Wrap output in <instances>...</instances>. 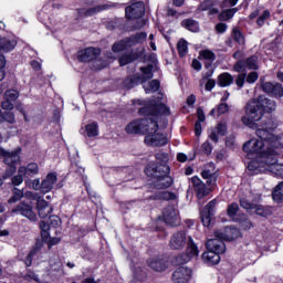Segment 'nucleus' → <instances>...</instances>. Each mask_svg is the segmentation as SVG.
Here are the masks:
<instances>
[{
  "label": "nucleus",
  "instance_id": "obj_1",
  "mask_svg": "<svg viewBox=\"0 0 283 283\" xmlns=\"http://www.w3.org/2000/svg\"><path fill=\"white\" fill-rule=\"evenodd\" d=\"M259 139H250L243 145V151L249 156L261 158V163L268 165L270 174L282 176V164H277V153L273 149L277 137L265 128H259L255 132Z\"/></svg>",
  "mask_w": 283,
  "mask_h": 283
},
{
  "label": "nucleus",
  "instance_id": "obj_2",
  "mask_svg": "<svg viewBox=\"0 0 283 283\" xmlns=\"http://www.w3.org/2000/svg\"><path fill=\"white\" fill-rule=\"evenodd\" d=\"M133 103L143 105L144 107L139 108V114L150 117L129 123L126 126L127 134H146V136L147 134H155V132H158V114H164L165 116L171 114L169 107L160 102H156V99L148 103L143 99H135Z\"/></svg>",
  "mask_w": 283,
  "mask_h": 283
},
{
  "label": "nucleus",
  "instance_id": "obj_3",
  "mask_svg": "<svg viewBox=\"0 0 283 283\" xmlns=\"http://www.w3.org/2000/svg\"><path fill=\"white\" fill-rule=\"evenodd\" d=\"M156 160L161 163L159 165L153 164L145 170L146 176L151 178V185L155 189H169L174 185V179L169 176V155L166 153H157L155 155Z\"/></svg>",
  "mask_w": 283,
  "mask_h": 283
},
{
  "label": "nucleus",
  "instance_id": "obj_4",
  "mask_svg": "<svg viewBox=\"0 0 283 283\" xmlns=\"http://www.w3.org/2000/svg\"><path fill=\"white\" fill-rule=\"evenodd\" d=\"M208 252L202 254L205 262L208 264H219L220 263V254L227 251V245L224 241L220 239H209L206 243Z\"/></svg>",
  "mask_w": 283,
  "mask_h": 283
},
{
  "label": "nucleus",
  "instance_id": "obj_5",
  "mask_svg": "<svg viewBox=\"0 0 283 283\" xmlns=\"http://www.w3.org/2000/svg\"><path fill=\"white\" fill-rule=\"evenodd\" d=\"M247 117L242 118V123L249 127H253L254 123L262 120L264 116V108L260 107L258 99H251L245 107Z\"/></svg>",
  "mask_w": 283,
  "mask_h": 283
},
{
  "label": "nucleus",
  "instance_id": "obj_6",
  "mask_svg": "<svg viewBox=\"0 0 283 283\" xmlns=\"http://www.w3.org/2000/svg\"><path fill=\"white\" fill-rule=\"evenodd\" d=\"M145 41H147V33L139 32L135 35L115 42L113 44V52H123L125 50H128V48H134V45L145 43Z\"/></svg>",
  "mask_w": 283,
  "mask_h": 283
},
{
  "label": "nucleus",
  "instance_id": "obj_7",
  "mask_svg": "<svg viewBox=\"0 0 283 283\" xmlns=\"http://www.w3.org/2000/svg\"><path fill=\"white\" fill-rule=\"evenodd\" d=\"M0 155L4 157V163L9 167L4 178H10V176L17 171V166L14 165L21 160V157L19 156V149L10 153L3 148H0Z\"/></svg>",
  "mask_w": 283,
  "mask_h": 283
},
{
  "label": "nucleus",
  "instance_id": "obj_8",
  "mask_svg": "<svg viewBox=\"0 0 283 283\" xmlns=\"http://www.w3.org/2000/svg\"><path fill=\"white\" fill-rule=\"evenodd\" d=\"M151 70H154L153 65L140 67L142 75L128 77L125 81L126 87L128 90H132V87H136V85H138L140 83H145V81H149V80L154 78V73L151 72Z\"/></svg>",
  "mask_w": 283,
  "mask_h": 283
},
{
  "label": "nucleus",
  "instance_id": "obj_9",
  "mask_svg": "<svg viewBox=\"0 0 283 283\" xmlns=\"http://www.w3.org/2000/svg\"><path fill=\"white\" fill-rule=\"evenodd\" d=\"M190 238L185 230L177 231L170 237L169 248L172 251H182Z\"/></svg>",
  "mask_w": 283,
  "mask_h": 283
},
{
  "label": "nucleus",
  "instance_id": "obj_10",
  "mask_svg": "<svg viewBox=\"0 0 283 283\" xmlns=\"http://www.w3.org/2000/svg\"><path fill=\"white\" fill-rule=\"evenodd\" d=\"M260 59L258 55H252L248 57L245 61L239 60L233 65V72H244L245 70H259L260 69Z\"/></svg>",
  "mask_w": 283,
  "mask_h": 283
},
{
  "label": "nucleus",
  "instance_id": "obj_11",
  "mask_svg": "<svg viewBox=\"0 0 283 283\" xmlns=\"http://www.w3.org/2000/svg\"><path fill=\"white\" fill-rule=\"evenodd\" d=\"M145 143L148 147H164V145L169 143V139L163 133H158L157 130L153 134H147Z\"/></svg>",
  "mask_w": 283,
  "mask_h": 283
},
{
  "label": "nucleus",
  "instance_id": "obj_12",
  "mask_svg": "<svg viewBox=\"0 0 283 283\" xmlns=\"http://www.w3.org/2000/svg\"><path fill=\"white\" fill-rule=\"evenodd\" d=\"M101 55V50L96 48H86L77 52V61L81 63H90L98 59Z\"/></svg>",
  "mask_w": 283,
  "mask_h": 283
},
{
  "label": "nucleus",
  "instance_id": "obj_13",
  "mask_svg": "<svg viewBox=\"0 0 283 283\" xmlns=\"http://www.w3.org/2000/svg\"><path fill=\"white\" fill-rule=\"evenodd\" d=\"M214 240H228L229 242H231V240H238V238H240V235H242V233L240 232V229L238 228H231V227H228L224 229V231H220V230H217L214 232Z\"/></svg>",
  "mask_w": 283,
  "mask_h": 283
},
{
  "label": "nucleus",
  "instance_id": "obj_14",
  "mask_svg": "<svg viewBox=\"0 0 283 283\" xmlns=\"http://www.w3.org/2000/svg\"><path fill=\"white\" fill-rule=\"evenodd\" d=\"M164 220L166 224L170 227H178L180 224V217H178V210L174 206H168L163 211Z\"/></svg>",
  "mask_w": 283,
  "mask_h": 283
},
{
  "label": "nucleus",
  "instance_id": "obj_15",
  "mask_svg": "<svg viewBox=\"0 0 283 283\" xmlns=\"http://www.w3.org/2000/svg\"><path fill=\"white\" fill-rule=\"evenodd\" d=\"M147 264L149 269L157 273H163V271H167V269H169V261L163 256H153L147 260Z\"/></svg>",
  "mask_w": 283,
  "mask_h": 283
},
{
  "label": "nucleus",
  "instance_id": "obj_16",
  "mask_svg": "<svg viewBox=\"0 0 283 283\" xmlns=\"http://www.w3.org/2000/svg\"><path fill=\"white\" fill-rule=\"evenodd\" d=\"M127 19H140L145 15V3L135 2L125 9Z\"/></svg>",
  "mask_w": 283,
  "mask_h": 283
},
{
  "label": "nucleus",
  "instance_id": "obj_17",
  "mask_svg": "<svg viewBox=\"0 0 283 283\" xmlns=\"http://www.w3.org/2000/svg\"><path fill=\"white\" fill-rule=\"evenodd\" d=\"M192 187L195 192L197 193L198 200H202V198H206V196H209L211 193V189L207 188V185L200 180L198 177L191 178Z\"/></svg>",
  "mask_w": 283,
  "mask_h": 283
},
{
  "label": "nucleus",
  "instance_id": "obj_18",
  "mask_svg": "<svg viewBox=\"0 0 283 283\" xmlns=\"http://www.w3.org/2000/svg\"><path fill=\"white\" fill-rule=\"evenodd\" d=\"M12 213H20V216H23L24 218H28V220H31V222H36V213L32 211V206L21 202L13 210Z\"/></svg>",
  "mask_w": 283,
  "mask_h": 283
},
{
  "label": "nucleus",
  "instance_id": "obj_19",
  "mask_svg": "<svg viewBox=\"0 0 283 283\" xmlns=\"http://www.w3.org/2000/svg\"><path fill=\"white\" fill-rule=\"evenodd\" d=\"M191 269L187 266H180L172 273L174 283H187L191 280Z\"/></svg>",
  "mask_w": 283,
  "mask_h": 283
},
{
  "label": "nucleus",
  "instance_id": "obj_20",
  "mask_svg": "<svg viewBox=\"0 0 283 283\" xmlns=\"http://www.w3.org/2000/svg\"><path fill=\"white\" fill-rule=\"evenodd\" d=\"M216 205H217V201L216 199H213L201 211V222L203 227H209L211 224V217L216 211Z\"/></svg>",
  "mask_w": 283,
  "mask_h": 283
},
{
  "label": "nucleus",
  "instance_id": "obj_21",
  "mask_svg": "<svg viewBox=\"0 0 283 283\" xmlns=\"http://www.w3.org/2000/svg\"><path fill=\"white\" fill-rule=\"evenodd\" d=\"M56 180H57V177L55 172L48 174L46 177L41 182V192L50 193V191L54 189V185H56Z\"/></svg>",
  "mask_w": 283,
  "mask_h": 283
},
{
  "label": "nucleus",
  "instance_id": "obj_22",
  "mask_svg": "<svg viewBox=\"0 0 283 283\" xmlns=\"http://www.w3.org/2000/svg\"><path fill=\"white\" fill-rule=\"evenodd\" d=\"M256 102L259 103L261 109H263V114H264V112L271 113V112H275V109H277V104L275 103V101L270 99V98L265 97L264 95H260L256 98Z\"/></svg>",
  "mask_w": 283,
  "mask_h": 283
},
{
  "label": "nucleus",
  "instance_id": "obj_23",
  "mask_svg": "<svg viewBox=\"0 0 283 283\" xmlns=\"http://www.w3.org/2000/svg\"><path fill=\"white\" fill-rule=\"evenodd\" d=\"M112 6L109 4H98L91 9H78L80 17H94V14H98V12H103L104 10H109Z\"/></svg>",
  "mask_w": 283,
  "mask_h": 283
},
{
  "label": "nucleus",
  "instance_id": "obj_24",
  "mask_svg": "<svg viewBox=\"0 0 283 283\" xmlns=\"http://www.w3.org/2000/svg\"><path fill=\"white\" fill-rule=\"evenodd\" d=\"M36 209L40 218H50V213L53 211L51 205L44 199H38Z\"/></svg>",
  "mask_w": 283,
  "mask_h": 283
},
{
  "label": "nucleus",
  "instance_id": "obj_25",
  "mask_svg": "<svg viewBox=\"0 0 283 283\" xmlns=\"http://www.w3.org/2000/svg\"><path fill=\"white\" fill-rule=\"evenodd\" d=\"M233 84V75H231L230 73H221L218 76L217 80V85H219V87H229V85Z\"/></svg>",
  "mask_w": 283,
  "mask_h": 283
},
{
  "label": "nucleus",
  "instance_id": "obj_26",
  "mask_svg": "<svg viewBox=\"0 0 283 283\" xmlns=\"http://www.w3.org/2000/svg\"><path fill=\"white\" fill-rule=\"evenodd\" d=\"M186 244H187L186 255L189 256V260H191V258H197L200 251L198 250V245H196V242H193V238L190 237Z\"/></svg>",
  "mask_w": 283,
  "mask_h": 283
},
{
  "label": "nucleus",
  "instance_id": "obj_27",
  "mask_svg": "<svg viewBox=\"0 0 283 283\" xmlns=\"http://www.w3.org/2000/svg\"><path fill=\"white\" fill-rule=\"evenodd\" d=\"M19 174H24V176H36V174H39V165L31 163L27 167H20Z\"/></svg>",
  "mask_w": 283,
  "mask_h": 283
},
{
  "label": "nucleus",
  "instance_id": "obj_28",
  "mask_svg": "<svg viewBox=\"0 0 283 283\" xmlns=\"http://www.w3.org/2000/svg\"><path fill=\"white\" fill-rule=\"evenodd\" d=\"M14 48H17V41L0 38V50H3V52H12Z\"/></svg>",
  "mask_w": 283,
  "mask_h": 283
},
{
  "label": "nucleus",
  "instance_id": "obj_29",
  "mask_svg": "<svg viewBox=\"0 0 283 283\" xmlns=\"http://www.w3.org/2000/svg\"><path fill=\"white\" fill-rule=\"evenodd\" d=\"M238 12V8L226 9L221 11L218 15L219 21H231L235 13Z\"/></svg>",
  "mask_w": 283,
  "mask_h": 283
},
{
  "label": "nucleus",
  "instance_id": "obj_30",
  "mask_svg": "<svg viewBox=\"0 0 283 283\" xmlns=\"http://www.w3.org/2000/svg\"><path fill=\"white\" fill-rule=\"evenodd\" d=\"M272 198L274 202H277V205H282L283 202V181L280 182L272 192Z\"/></svg>",
  "mask_w": 283,
  "mask_h": 283
},
{
  "label": "nucleus",
  "instance_id": "obj_31",
  "mask_svg": "<svg viewBox=\"0 0 283 283\" xmlns=\"http://www.w3.org/2000/svg\"><path fill=\"white\" fill-rule=\"evenodd\" d=\"M181 25L186 28V30H189L190 32H198L200 30V27L196 20L186 19L181 22Z\"/></svg>",
  "mask_w": 283,
  "mask_h": 283
},
{
  "label": "nucleus",
  "instance_id": "obj_32",
  "mask_svg": "<svg viewBox=\"0 0 283 283\" xmlns=\"http://www.w3.org/2000/svg\"><path fill=\"white\" fill-rule=\"evenodd\" d=\"M138 60L137 53H126L119 57V65H128V63H134Z\"/></svg>",
  "mask_w": 283,
  "mask_h": 283
},
{
  "label": "nucleus",
  "instance_id": "obj_33",
  "mask_svg": "<svg viewBox=\"0 0 283 283\" xmlns=\"http://www.w3.org/2000/svg\"><path fill=\"white\" fill-rule=\"evenodd\" d=\"M177 50H178V54L181 57L187 56L188 52H189V46H188V42L185 39H180L177 43Z\"/></svg>",
  "mask_w": 283,
  "mask_h": 283
},
{
  "label": "nucleus",
  "instance_id": "obj_34",
  "mask_svg": "<svg viewBox=\"0 0 283 283\" xmlns=\"http://www.w3.org/2000/svg\"><path fill=\"white\" fill-rule=\"evenodd\" d=\"M146 94H154L160 90V82L158 80H153L148 84L144 85Z\"/></svg>",
  "mask_w": 283,
  "mask_h": 283
},
{
  "label": "nucleus",
  "instance_id": "obj_35",
  "mask_svg": "<svg viewBox=\"0 0 283 283\" xmlns=\"http://www.w3.org/2000/svg\"><path fill=\"white\" fill-rule=\"evenodd\" d=\"M256 216H261V218H269V216H273V210L271 208H264V206L256 205L254 208Z\"/></svg>",
  "mask_w": 283,
  "mask_h": 283
},
{
  "label": "nucleus",
  "instance_id": "obj_36",
  "mask_svg": "<svg viewBox=\"0 0 283 283\" xmlns=\"http://www.w3.org/2000/svg\"><path fill=\"white\" fill-rule=\"evenodd\" d=\"M200 59H203V61H210V63H213L216 61V53L211 50H202L199 52Z\"/></svg>",
  "mask_w": 283,
  "mask_h": 283
},
{
  "label": "nucleus",
  "instance_id": "obj_37",
  "mask_svg": "<svg viewBox=\"0 0 283 283\" xmlns=\"http://www.w3.org/2000/svg\"><path fill=\"white\" fill-rule=\"evenodd\" d=\"M86 134L88 138H95V136H98V124L92 123L86 125Z\"/></svg>",
  "mask_w": 283,
  "mask_h": 283
},
{
  "label": "nucleus",
  "instance_id": "obj_38",
  "mask_svg": "<svg viewBox=\"0 0 283 283\" xmlns=\"http://www.w3.org/2000/svg\"><path fill=\"white\" fill-rule=\"evenodd\" d=\"M269 19H271V12L269 10L263 11V13L256 19V25H259V28H262V25H264V23H266V21H269Z\"/></svg>",
  "mask_w": 283,
  "mask_h": 283
},
{
  "label": "nucleus",
  "instance_id": "obj_39",
  "mask_svg": "<svg viewBox=\"0 0 283 283\" xmlns=\"http://www.w3.org/2000/svg\"><path fill=\"white\" fill-rule=\"evenodd\" d=\"M4 101H11V103H14L17 98H19V92L17 90H9L4 93Z\"/></svg>",
  "mask_w": 283,
  "mask_h": 283
},
{
  "label": "nucleus",
  "instance_id": "obj_40",
  "mask_svg": "<svg viewBox=\"0 0 283 283\" xmlns=\"http://www.w3.org/2000/svg\"><path fill=\"white\" fill-rule=\"evenodd\" d=\"M201 176L205 178V180H207L208 185H216V175H213V172L210 170H203Z\"/></svg>",
  "mask_w": 283,
  "mask_h": 283
},
{
  "label": "nucleus",
  "instance_id": "obj_41",
  "mask_svg": "<svg viewBox=\"0 0 283 283\" xmlns=\"http://www.w3.org/2000/svg\"><path fill=\"white\" fill-rule=\"evenodd\" d=\"M189 255L182 253V254H179L177 255L175 259H174V264H176L177 266H180L181 264H187V262H189Z\"/></svg>",
  "mask_w": 283,
  "mask_h": 283
},
{
  "label": "nucleus",
  "instance_id": "obj_42",
  "mask_svg": "<svg viewBox=\"0 0 283 283\" xmlns=\"http://www.w3.org/2000/svg\"><path fill=\"white\" fill-rule=\"evenodd\" d=\"M255 203H251L244 198L240 199V207H242V209H245V211H253L255 209Z\"/></svg>",
  "mask_w": 283,
  "mask_h": 283
},
{
  "label": "nucleus",
  "instance_id": "obj_43",
  "mask_svg": "<svg viewBox=\"0 0 283 283\" xmlns=\"http://www.w3.org/2000/svg\"><path fill=\"white\" fill-rule=\"evenodd\" d=\"M3 123H9L10 125H14V123H17V118L14 117V113L4 112L3 113Z\"/></svg>",
  "mask_w": 283,
  "mask_h": 283
},
{
  "label": "nucleus",
  "instance_id": "obj_44",
  "mask_svg": "<svg viewBox=\"0 0 283 283\" xmlns=\"http://www.w3.org/2000/svg\"><path fill=\"white\" fill-rule=\"evenodd\" d=\"M23 198V191L14 188L13 189V196L9 199V203L12 205V202H19L20 199Z\"/></svg>",
  "mask_w": 283,
  "mask_h": 283
},
{
  "label": "nucleus",
  "instance_id": "obj_45",
  "mask_svg": "<svg viewBox=\"0 0 283 283\" xmlns=\"http://www.w3.org/2000/svg\"><path fill=\"white\" fill-rule=\"evenodd\" d=\"M272 96H276L279 98H282L283 96V87L282 84L274 83V86L272 88Z\"/></svg>",
  "mask_w": 283,
  "mask_h": 283
},
{
  "label": "nucleus",
  "instance_id": "obj_46",
  "mask_svg": "<svg viewBox=\"0 0 283 283\" xmlns=\"http://www.w3.org/2000/svg\"><path fill=\"white\" fill-rule=\"evenodd\" d=\"M233 39L239 43V45H244V35L238 29L233 30Z\"/></svg>",
  "mask_w": 283,
  "mask_h": 283
},
{
  "label": "nucleus",
  "instance_id": "obj_47",
  "mask_svg": "<svg viewBox=\"0 0 283 283\" xmlns=\"http://www.w3.org/2000/svg\"><path fill=\"white\" fill-rule=\"evenodd\" d=\"M158 198L161 200H176V195L169 191L159 192Z\"/></svg>",
  "mask_w": 283,
  "mask_h": 283
},
{
  "label": "nucleus",
  "instance_id": "obj_48",
  "mask_svg": "<svg viewBox=\"0 0 283 283\" xmlns=\"http://www.w3.org/2000/svg\"><path fill=\"white\" fill-rule=\"evenodd\" d=\"M238 211H240V206H238V203H231L228 207V216L230 218H233V216H235V213H238Z\"/></svg>",
  "mask_w": 283,
  "mask_h": 283
},
{
  "label": "nucleus",
  "instance_id": "obj_49",
  "mask_svg": "<svg viewBox=\"0 0 283 283\" xmlns=\"http://www.w3.org/2000/svg\"><path fill=\"white\" fill-rule=\"evenodd\" d=\"M245 81H247V73H240L235 78V85L242 88L244 87Z\"/></svg>",
  "mask_w": 283,
  "mask_h": 283
},
{
  "label": "nucleus",
  "instance_id": "obj_50",
  "mask_svg": "<svg viewBox=\"0 0 283 283\" xmlns=\"http://www.w3.org/2000/svg\"><path fill=\"white\" fill-rule=\"evenodd\" d=\"M23 176H25V174H19V170H18V175L12 177L11 179L12 185H14L15 187H19V185L23 184Z\"/></svg>",
  "mask_w": 283,
  "mask_h": 283
},
{
  "label": "nucleus",
  "instance_id": "obj_51",
  "mask_svg": "<svg viewBox=\"0 0 283 283\" xmlns=\"http://www.w3.org/2000/svg\"><path fill=\"white\" fill-rule=\"evenodd\" d=\"M274 85L275 83L265 82L262 84V90L265 92V94H272Z\"/></svg>",
  "mask_w": 283,
  "mask_h": 283
},
{
  "label": "nucleus",
  "instance_id": "obj_52",
  "mask_svg": "<svg viewBox=\"0 0 283 283\" xmlns=\"http://www.w3.org/2000/svg\"><path fill=\"white\" fill-rule=\"evenodd\" d=\"M1 108L6 109L7 112H12V109H14V104H12V102L9 99H4L1 103Z\"/></svg>",
  "mask_w": 283,
  "mask_h": 283
},
{
  "label": "nucleus",
  "instance_id": "obj_53",
  "mask_svg": "<svg viewBox=\"0 0 283 283\" xmlns=\"http://www.w3.org/2000/svg\"><path fill=\"white\" fill-rule=\"evenodd\" d=\"M214 130L219 136H227V126L224 124H218Z\"/></svg>",
  "mask_w": 283,
  "mask_h": 283
},
{
  "label": "nucleus",
  "instance_id": "obj_54",
  "mask_svg": "<svg viewBox=\"0 0 283 283\" xmlns=\"http://www.w3.org/2000/svg\"><path fill=\"white\" fill-rule=\"evenodd\" d=\"M259 75L258 72H251L247 77L245 81L247 83H249L250 85L255 83V81H258Z\"/></svg>",
  "mask_w": 283,
  "mask_h": 283
},
{
  "label": "nucleus",
  "instance_id": "obj_55",
  "mask_svg": "<svg viewBox=\"0 0 283 283\" xmlns=\"http://www.w3.org/2000/svg\"><path fill=\"white\" fill-rule=\"evenodd\" d=\"M201 148L203 154H206V156H209L211 151H213V148L211 147V144L209 142L203 143Z\"/></svg>",
  "mask_w": 283,
  "mask_h": 283
},
{
  "label": "nucleus",
  "instance_id": "obj_56",
  "mask_svg": "<svg viewBox=\"0 0 283 283\" xmlns=\"http://www.w3.org/2000/svg\"><path fill=\"white\" fill-rule=\"evenodd\" d=\"M50 224L51 227H61V218L56 216H50Z\"/></svg>",
  "mask_w": 283,
  "mask_h": 283
},
{
  "label": "nucleus",
  "instance_id": "obj_57",
  "mask_svg": "<svg viewBox=\"0 0 283 283\" xmlns=\"http://www.w3.org/2000/svg\"><path fill=\"white\" fill-rule=\"evenodd\" d=\"M227 23H222V22H220V23H218L217 25H216V30H217V32L219 33V34H224V32H227Z\"/></svg>",
  "mask_w": 283,
  "mask_h": 283
},
{
  "label": "nucleus",
  "instance_id": "obj_58",
  "mask_svg": "<svg viewBox=\"0 0 283 283\" xmlns=\"http://www.w3.org/2000/svg\"><path fill=\"white\" fill-rule=\"evenodd\" d=\"M238 3V0H224L221 3V8H233Z\"/></svg>",
  "mask_w": 283,
  "mask_h": 283
},
{
  "label": "nucleus",
  "instance_id": "obj_59",
  "mask_svg": "<svg viewBox=\"0 0 283 283\" xmlns=\"http://www.w3.org/2000/svg\"><path fill=\"white\" fill-rule=\"evenodd\" d=\"M227 112H229V105L222 103L218 106L219 116L222 115V114H227Z\"/></svg>",
  "mask_w": 283,
  "mask_h": 283
},
{
  "label": "nucleus",
  "instance_id": "obj_60",
  "mask_svg": "<svg viewBox=\"0 0 283 283\" xmlns=\"http://www.w3.org/2000/svg\"><path fill=\"white\" fill-rule=\"evenodd\" d=\"M210 8H213V2L211 0H206L200 4L201 10H208L209 11Z\"/></svg>",
  "mask_w": 283,
  "mask_h": 283
},
{
  "label": "nucleus",
  "instance_id": "obj_61",
  "mask_svg": "<svg viewBox=\"0 0 283 283\" xmlns=\"http://www.w3.org/2000/svg\"><path fill=\"white\" fill-rule=\"evenodd\" d=\"M241 227L243 229H251V227H253V223L251 222V220L247 219V217L243 218V220H241Z\"/></svg>",
  "mask_w": 283,
  "mask_h": 283
},
{
  "label": "nucleus",
  "instance_id": "obj_62",
  "mask_svg": "<svg viewBox=\"0 0 283 283\" xmlns=\"http://www.w3.org/2000/svg\"><path fill=\"white\" fill-rule=\"evenodd\" d=\"M197 116H198V123H205L206 116H205V111L202 108L197 109Z\"/></svg>",
  "mask_w": 283,
  "mask_h": 283
},
{
  "label": "nucleus",
  "instance_id": "obj_63",
  "mask_svg": "<svg viewBox=\"0 0 283 283\" xmlns=\"http://www.w3.org/2000/svg\"><path fill=\"white\" fill-rule=\"evenodd\" d=\"M216 87V80H208V82L206 83V90L207 92H211V90H213Z\"/></svg>",
  "mask_w": 283,
  "mask_h": 283
},
{
  "label": "nucleus",
  "instance_id": "obj_64",
  "mask_svg": "<svg viewBox=\"0 0 283 283\" xmlns=\"http://www.w3.org/2000/svg\"><path fill=\"white\" fill-rule=\"evenodd\" d=\"M220 136L217 130H214V128L211 130L210 135H209V138L210 140H212V143H218L219 140V137Z\"/></svg>",
  "mask_w": 283,
  "mask_h": 283
}]
</instances>
